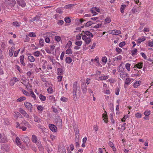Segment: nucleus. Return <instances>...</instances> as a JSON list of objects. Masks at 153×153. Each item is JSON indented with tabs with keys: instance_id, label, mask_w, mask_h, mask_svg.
<instances>
[{
	"instance_id": "obj_40",
	"label": "nucleus",
	"mask_w": 153,
	"mask_h": 153,
	"mask_svg": "<svg viewBox=\"0 0 153 153\" xmlns=\"http://www.w3.org/2000/svg\"><path fill=\"white\" fill-rule=\"evenodd\" d=\"M132 55L133 56H135L137 54V50L136 48H134L132 51Z\"/></svg>"
},
{
	"instance_id": "obj_29",
	"label": "nucleus",
	"mask_w": 153,
	"mask_h": 153,
	"mask_svg": "<svg viewBox=\"0 0 153 153\" xmlns=\"http://www.w3.org/2000/svg\"><path fill=\"white\" fill-rule=\"evenodd\" d=\"M14 49V47H11L10 49L9 50V55L10 56H13Z\"/></svg>"
},
{
	"instance_id": "obj_62",
	"label": "nucleus",
	"mask_w": 153,
	"mask_h": 153,
	"mask_svg": "<svg viewBox=\"0 0 153 153\" xmlns=\"http://www.w3.org/2000/svg\"><path fill=\"white\" fill-rule=\"evenodd\" d=\"M135 116L137 118H140L141 117L142 114L140 113L137 112L135 114Z\"/></svg>"
},
{
	"instance_id": "obj_11",
	"label": "nucleus",
	"mask_w": 153,
	"mask_h": 153,
	"mask_svg": "<svg viewBox=\"0 0 153 153\" xmlns=\"http://www.w3.org/2000/svg\"><path fill=\"white\" fill-rule=\"evenodd\" d=\"M131 80H133V81L134 80V79L130 78H126L125 81L124 88H126L125 85H130L131 83Z\"/></svg>"
},
{
	"instance_id": "obj_43",
	"label": "nucleus",
	"mask_w": 153,
	"mask_h": 153,
	"mask_svg": "<svg viewBox=\"0 0 153 153\" xmlns=\"http://www.w3.org/2000/svg\"><path fill=\"white\" fill-rule=\"evenodd\" d=\"M39 98L42 101H45L46 99L45 96H43L41 94L39 95Z\"/></svg>"
},
{
	"instance_id": "obj_57",
	"label": "nucleus",
	"mask_w": 153,
	"mask_h": 153,
	"mask_svg": "<svg viewBox=\"0 0 153 153\" xmlns=\"http://www.w3.org/2000/svg\"><path fill=\"white\" fill-rule=\"evenodd\" d=\"M60 100L63 102H67L68 100V99L64 97H62L60 98Z\"/></svg>"
},
{
	"instance_id": "obj_27",
	"label": "nucleus",
	"mask_w": 153,
	"mask_h": 153,
	"mask_svg": "<svg viewBox=\"0 0 153 153\" xmlns=\"http://www.w3.org/2000/svg\"><path fill=\"white\" fill-rule=\"evenodd\" d=\"M37 145L38 146V148H39V151L41 152H43V150H44V149L43 148L41 144L40 143H39V142H38L37 143Z\"/></svg>"
},
{
	"instance_id": "obj_2",
	"label": "nucleus",
	"mask_w": 153,
	"mask_h": 153,
	"mask_svg": "<svg viewBox=\"0 0 153 153\" xmlns=\"http://www.w3.org/2000/svg\"><path fill=\"white\" fill-rule=\"evenodd\" d=\"M82 39L85 41V43L87 44H89L91 42V39L89 36L88 37L85 35L81 34Z\"/></svg>"
},
{
	"instance_id": "obj_3",
	"label": "nucleus",
	"mask_w": 153,
	"mask_h": 153,
	"mask_svg": "<svg viewBox=\"0 0 153 153\" xmlns=\"http://www.w3.org/2000/svg\"><path fill=\"white\" fill-rule=\"evenodd\" d=\"M6 3L8 5H11L12 7H14L16 3V2L15 0H4Z\"/></svg>"
},
{
	"instance_id": "obj_37",
	"label": "nucleus",
	"mask_w": 153,
	"mask_h": 153,
	"mask_svg": "<svg viewBox=\"0 0 153 153\" xmlns=\"http://www.w3.org/2000/svg\"><path fill=\"white\" fill-rule=\"evenodd\" d=\"M108 78V76H102L99 77V79L101 80H106Z\"/></svg>"
},
{
	"instance_id": "obj_31",
	"label": "nucleus",
	"mask_w": 153,
	"mask_h": 153,
	"mask_svg": "<svg viewBox=\"0 0 153 153\" xmlns=\"http://www.w3.org/2000/svg\"><path fill=\"white\" fill-rule=\"evenodd\" d=\"M141 82L140 80L135 82L133 85V86L134 88H137L140 85Z\"/></svg>"
},
{
	"instance_id": "obj_46",
	"label": "nucleus",
	"mask_w": 153,
	"mask_h": 153,
	"mask_svg": "<svg viewBox=\"0 0 153 153\" xmlns=\"http://www.w3.org/2000/svg\"><path fill=\"white\" fill-rule=\"evenodd\" d=\"M48 92L50 94H52L53 92V89L52 87L51 86H50L47 89Z\"/></svg>"
},
{
	"instance_id": "obj_48",
	"label": "nucleus",
	"mask_w": 153,
	"mask_h": 153,
	"mask_svg": "<svg viewBox=\"0 0 153 153\" xmlns=\"http://www.w3.org/2000/svg\"><path fill=\"white\" fill-rule=\"evenodd\" d=\"M22 91L23 93L26 96H27L28 97L30 96V93H29L27 91L24 89H23Z\"/></svg>"
},
{
	"instance_id": "obj_6",
	"label": "nucleus",
	"mask_w": 153,
	"mask_h": 153,
	"mask_svg": "<svg viewBox=\"0 0 153 153\" xmlns=\"http://www.w3.org/2000/svg\"><path fill=\"white\" fill-rule=\"evenodd\" d=\"M82 44V42L81 40H78L76 41L75 44L76 46L74 47L75 50H79L80 48V47Z\"/></svg>"
},
{
	"instance_id": "obj_45",
	"label": "nucleus",
	"mask_w": 153,
	"mask_h": 153,
	"mask_svg": "<svg viewBox=\"0 0 153 153\" xmlns=\"http://www.w3.org/2000/svg\"><path fill=\"white\" fill-rule=\"evenodd\" d=\"M33 54L35 56L39 57L42 54L39 51H37L34 52Z\"/></svg>"
},
{
	"instance_id": "obj_47",
	"label": "nucleus",
	"mask_w": 153,
	"mask_h": 153,
	"mask_svg": "<svg viewBox=\"0 0 153 153\" xmlns=\"http://www.w3.org/2000/svg\"><path fill=\"white\" fill-rule=\"evenodd\" d=\"M29 147H30L35 152L36 151V148L34 146V145H33L32 144L30 143L29 145Z\"/></svg>"
},
{
	"instance_id": "obj_23",
	"label": "nucleus",
	"mask_w": 153,
	"mask_h": 153,
	"mask_svg": "<svg viewBox=\"0 0 153 153\" xmlns=\"http://www.w3.org/2000/svg\"><path fill=\"white\" fill-rule=\"evenodd\" d=\"M14 116L16 118H22V115L20 114V113L18 112H15L13 114Z\"/></svg>"
},
{
	"instance_id": "obj_13",
	"label": "nucleus",
	"mask_w": 153,
	"mask_h": 153,
	"mask_svg": "<svg viewBox=\"0 0 153 153\" xmlns=\"http://www.w3.org/2000/svg\"><path fill=\"white\" fill-rule=\"evenodd\" d=\"M77 85L78 83L76 82H74L73 86V94L76 95V93L77 90Z\"/></svg>"
},
{
	"instance_id": "obj_53",
	"label": "nucleus",
	"mask_w": 153,
	"mask_h": 153,
	"mask_svg": "<svg viewBox=\"0 0 153 153\" xmlns=\"http://www.w3.org/2000/svg\"><path fill=\"white\" fill-rule=\"evenodd\" d=\"M150 114V111L148 110H146L144 113V115L146 117L149 116Z\"/></svg>"
},
{
	"instance_id": "obj_15",
	"label": "nucleus",
	"mask_w": 153,
	"mask_h": 153,
	"mask_svg": "<svg viewBox=\"0 0 153 153\" xmlns=\"http://www.w3.org/2000/svg\"><path fill=\"white\" fill-rule=\"evenodd\" d=\"M55 121L56 123L58 124H62V123L61 119L59 116H56L55 118Z\"/></svg>"
},
{
	"instance_id": "obj_12",
	"label": "nucleus",
	"mask_w": 153,
	"mask_h": 153,
	"mask_svg": "<svg viewBox=\"0 0 153 153\" xmlns=\"http://www.w3.org/2000/svg\"><path fill=\"white\" fill-rule=\"evenodd\" d=\"M19 111L26 118L29 117V115L27 114L25 111L22 108H19Z\"/></svg>"
},
{
	"instance_id": "obj_42",
	"label": "nucleus",
	"mask_w": 153,
	"mask_h": 153,
	"mask_svg": "<svg viewBox=\"0 0 153 153\" xmlns=\"http://www.w3.org/2000/svg\"><path fill=\"white\" fill-rule=\"evenodd\" d=\"M72 61L71 58L70 57H67L65 59V62L66 63L70 64Z\"/></svg>"
},
{
	"instance_id": "obj_52",
	"label": "nucleus",
	"mask_w": 153,
	"mask_h": 153,
	"mask_svg": "<svg viewBox=\"0 0 153 153\" xmlns=\"http://www.w3.org/2000/svg\"><path fill=\"white\" fill-rule=\"evenodd\" d=\"M21 24L20 22H14L13 23V26L16 27H19Z\"/></svg>"
},
{
	"instance_id": "obj_58",
	"label": "nucleus",
	"mask_w": 153,
	"mask_h": 153,
	"mask_svg": "<svg viewBox=\"0 0 153 153\" xmlns=\"http://www.w3.org/2000/svg\"><path fill=\"white\" fill-rule=\"evenodd\" d=\"M37 109L39 111H42L44 109V107L41 105H39L37 106Z\"/></svg>"
},
{
	"instance_id": "obj_30",
	"label": "nucleus",
	"mask_w": 153,
	"mask_h": 153,
	"mask_svg": "<svg viewBox=\"0 0 153 153\" xmlns=\"http://www.w3.org/2000/svg\"><path fill=\"white\" fill-rule=\"evenodd\" d=\"M63 74L62 69L58 68L57 69V75L58 76H62Z\"/></svg>"
},
{
	"instance_id": "obj_7",
	"label": "nucleus",
	"mask_w": 153,
	"mask_h": 153,
	"mask_svg": "<svg viewBox=\"0 0 153 153\" xmlns=\"http://www.w3.org/2000/svg\"><path fill=\"white\" fill-rule=\"evenodd\" d=\"M146 47H150L149 49L153 51V39H151L150 40L148 41L146 43Z\"/></svg>"
},
{
	"instance_id": "obj_19",
	"label": "nucleus",
	"mask_w": 153,
	"mask_h": 153,
	"mask_svg": "<svg viewBox=\"0 0 153 153\" xmlns=\"http://www.w3.org/2000/svg\"><path fill=\"white\" fill-rule=\"evenodd\" d=\"M22 140L26 144H29L30 139L27 136H24L22 138Z\"/></svg>"
},
{
	"instance_id": "obj_9",
	"label": "nucleus",
	"mask_w": 153,
	"mask_h": 153,
	"mask_svg": "<svg viewBox=\"0 0 153 153\" xmlns=\"http://www.w3.org/2000/svg\"><path fill=\"white\" fill-rule=\"evenodd\" d=\"M146 38L147 37L144 36L139 38L137 40V45L139 46L141 42L145 41L146 40Z\"/></svg>"
},
{
	"instance_id": "obj_50",
	"label": "nucleus",
	"mask_w": 153,
	"mask_h": 153,
	"mask_svg": "<svg viewBox=\"0 0 153 153\" xmlns=\"http://www.w3.org/2000/svg\"><path fill=\"white\" fill-rule=\"evenodd\" d=\"M122 59V56L121 55H120L117 56H116L114 58V61H115L117 60H121Z\"/></svg>"
},
{
	"instance_id": "obj_8",
	"label": "nucleus",
	"mask_w": 153,
	"mask_h": 153,
	"mask_svg": "<svg viewBox=\"0 0 153 153\" xmlns=\"http://www.w3.org/2000/svg\"><path fill=\"white\" fill-rule=\"evenodd\" d=\"M58 150L59 153H66V149L65 146L62 145L59 146Z\"/></svg>"
},
{
	"instance_id": "obj_34",
	"label": "nucleus",
	"mask_w": 153,
	"mask_h": 153,
	"mask_svg": "<svg viewBox=\"0 0 153 153\" xmlns=\"http://www.w3.org/2000/svg\"><path fill=\"white\" fill-rule=\"evenodd\" d=\"M15 141L17 145L19 146L21 144V140L18 137H16Z\"/></svg>"
},
{
	"instance_id": "obj_16",
	"label": "nucleus",
	"mask_w": 153,
	"mask_h": 153,
	"mask_svg": "<svg viewBox=\"0 0 153 153\" xmlns=\"http://www.w3.org/2000/svg\"><path fill=\"white\" fill-rule=\"evenodd\" d=\"M128 75V74L125 71L121 72L120 74V76L123 79H124Z\"/></svg>"
},
{
	"instance_id": "obj_10",
	"label": "nucleus",
	"mask_w": 153,
	"mask_h": 153,
	"mask_svg": "<svg viewBox=\"0 0 153 153\" xmlns=\"http://www.w3.org/2000/svg\"><path fill=\"white\" fill-rule=\"evenodd\" d=\"M18 5L22 7H24L26 5V3L24 0H16Z\"/></svg>"
},
{
	"instance_id": "obj_39",
	"label": "nucleus",
	"mask_w": 153,
	"mask_h": 153,
	"mask_svg": "<svg viewBox=\"0 0 153 153\" xmlns=\"http://www.w3.org/2000/svg\"><path fill=\"white\" fill-rule=\"evenodd\" d=\"M131 65V64L129 63H127L125 65V68L127 71H129L130 70V66Z\"/></svg>"
},
{
	"instance_id": "obj_38",
	"label": "nucleus",
	"mask_w": 153,
	"mask_h": 153,
	"mask_svg": "<svg viewBox=\"0 0 153 153\" xmlns=\"http://www.w3.org/2000/svg\"><path fill=\"white\" fill-rule=\"evenodd\" d=\"M26 86L25 88L28 91H30L31 90H32L31 89V86L30 84L29 83V82L28 83V84H27L26 85H25Z\"/></svg>"
},
{
	"instance_id": "obj_41",
	"label": "nucleus",
	"mask_w": 153,
	"mask_h": 153,
	"mask_svg": "<svg viewBox=\"0 0 153 153\" xmlns=\"http://www.w3.org/2000/svg\"><path fill=\"white\" fill-rule=\"evenodd\" d=\"M57 34V33L56 32L53 31L50 32L48 33V34L50 37H52Z\"/></svg>"
},
{
	"instance_id": "obj_54",
	"label": "nucleus",
	"mask_w": 153,
	"mask_h": 153,
	"mask_svg": "<svg viewBox=\"0 0 153 153\" xmlns=\"http://www.w3.org/2000/svg\"><path fill=\"white\" fill-rule=\"evenodd\" d=\"M28 80H27L25 77L24 78V80H23V81H22L21 82V83L23 84L24 85H26L27 84H28Z\"/></svg>"
},
{
	"instance_id": "obj_33",
	"label": "nucleus",
	"mask_w": 153,
	"mask_h": 153,
	"mask_svg": "<svg viewBox=\"0 0 153 153\" xmlns=\"http://www.w3.org/2000/svg\"><path fill=\"white\" fill-rule=\"evenodd\" d=\"M48 98L49 100L53 102H55L56 101L55 97H54L53 95L49 96H48Z\"/></svg>"
},
{
	"instance_id": "obj_5",
	"label": "nucleus",
	"mask_w": 153,
	"mask_h": 153,
	"mask_svg": "<svg viewBox=\"0 0 153 153\" xmlns=\"http://www.w3.org/2000/svg\"><path fill=\"white\" fill-rule=\"evenodd\" d=\"M108 32L109 34L113 35H118L121 33V32L120 30H110Z\"/></svg>"
},
{
	"instance_id": "obj_32",
	"label": "nucleus",
	"mask_w": 153,
	"mask_h": 153,
	"mask_svg": "<svg viewBox=\"0 0 153 153\" xmlns=\"http://www.w3.org/2000/svg\"><path fill=\"white\" fill-rule=\"evenodd\" d=\"M126 5L125 4H122L121 6L120 10L122 13L124 12V10L125 9Z\"/></svg>"
},
{
	"instance_id": "obj_56",
	"label": "nucleus",
	"mask_w": 153,
	"mask_h": 153,
	"mask_svg": "<svg viewBox=\"0 0 153 153\" xmlns=\"http://www.w3.org/2000/svg\"><path fill=\"white\" fill-rule=\"evenodd\" d=\"M28 36L30 37H35L36 36V33L34 32H30L28 33Z\"/></svg>"
},
{
	"instance_id": "obj_44",
	"label": "nucleus",
	"mask_w": 153,
	"mask_h": 153,
	"mask_svg": "<svg viewBox=\"0 0 153 153\" xmlns=\"http://www.w3.org/2000/svg\"><path fill=\"white\" fill-rule=\"evenodd\" d=\"M28 59L31 62H33L35 61V58L33 56L31 55L28 56Z\"/></svg>"
},
{
	"instance_id": "obj_14",
	"label": "nucleus",
	"mask_w": 153,
	"mask_h": 153,
	"mask_svg": "<svg viewBox=\"0 0 153 153\" xmlns=\"http://www.w3.org/2000/svg\"><path fill=\"white\" fill-rule=\"evenodd\" d=\"M19 79L16 77L12 78L10 81V84L11 85H13L16 82L19 81Z\"/></svg>"
},
{
	"instance_id": "obj_64",
	"label": "nucleus",
	"mask_w": 153,
	"mask_h": 153,
	"mask_svg": "<svg viewBox=\"0 0 153 153\" xmlns=\"http://www.w3.org/2000/svg\"><path fill=\"white\" fill-rule=\"evenodd\" d=\"M92 22L91 21H89L87 22L85 25V26L86 27H88L90 26L92 24Z\"/></svg>"
},
{
	"instance_id": "obj_28",
	"label": "nucleus",
	"mask_w": 153,
	"mask_h": 153,
	"mask_svg": "<svg viewBox=\"0 0 153 153\" xmlns=\"http://www.w3.org/2000/svg\"><path fill=\"white\" fill-rule=\"evenodd\" d=\"M16 127L19 128L20 129H22L23 131H25L27 129L26 127L23 126L22 125H17Z\"/></svg>"
},
{
	"instance_id": "obj_4",
	"label": "nucleus",
	"mask_w": 153,
	"mask_h": 153,
	"mask_svg": "<svg viewBox=\"0 0 153 153\" xmlns=\"http://www.w3.org/2000/svg\"><path fill=\"white\" fill-rule=\"evenodd\" d=\"M24 105L25 107L28 110V111L30 112H31L32 109V105L31 103L25 102H24Z\"/></svg>"
},
{
	"instance_id": "obj_51",
	"label": "nucleus",
	"mask_w": 153,
	"mask_h": 153,
	"mask_svg": "<svg viewBox=\"0 0 153 153\" xmlns=\"http://www.w3.org/2000/svg\"><path fill=\"white\" fill-rule=\"evenodd\" d=\"M55 40L57 42H59L61 40V37L60 36H55Z\"/></svg>"
},
{
	"instance_id": "obj_20",
	"label": "nucleus",
	"mask_w": 153,
	"mask_h": 153,
	"mask_svg": "<svg viewBox=\"0 0 153 153\" xmlns=\"http://www.w3.org/2000/svg\"><path fill=\"white\" fill-rule=\"evenodd\" d=\"M31 140L34 143H36L38 142V138L34 134H33L31 137Z\"/></svg>"
},
{
	"instance_id": "obj_26",
	"label": "nucleus",
	"mask_w": 153,
	"mask_h": 153,
	"mask_svg": "<svg viewBox=\"0 0 153 153\" xmlns=\"http://www.w3.org/2000/svg\"><path fill=\"white\" fill-rule=\"evenodd\" d=\"M143 63L142 62H139L137 64H136L134 67V68L135 67L139 69H141L142 68Z\"/></svg>"
},
{
	"instance_id": "obj_21",
	"label": "nucleus",
	"mask_w": 153,
	"mask_h": 153,
	"mask_svg": "<svg viewBox=\"0 0 153 153\" xmlns=\"http://www.w3.org/2000/svg\"><path fill=\"white\" fill-rule=\"evenodd\" d=\"M123 63H122L120 64L119 66L118 67V71L119 72H121L124 71L125 68L122 67Z\"/></svg>"
},
{
	"instance_id": "obj_61",
	"label": "nucleus",
	"mask_w": 153,
	"mask_h": 153,
	"mask_svg": "<svg viewBox=\"0 0 153 153\" xmlns=\"http://www.w3.org/2000/svg\"><path fill=\"white\" fill-rule=\"evenodd\" d=\"M48 59H49L50 62H52L53 63V61L54 60V59L52 56H48Z\"/></svg>"
},
{
	"instance_id": "obj_49",
	"label": "nucleus",
	"mask_w": 153,
	"mask_h": 153,
	"mask_svg": "<svg viewBox=\"0 0 153 153\" xmlns=\"http://www.w3.org/2000/svg\"><path fill=\"white\" fill-rule=\"evenodd\" d=\"M26 99V98L25 97H21L20 98L18 99L16 101L17 102H22L23 100H25Z\"/></svg>"
},
{
	"instance_id": "obj_17",
	"label": "nucleus",
	"mask_w": 153,
	"mask_h": 153,
	"mask_svg": "<svg viewBox=\"0 0 153 153\" xmlns=\"http://www.w3.org/2000/svg\"><path fill=\"white\" fill-rule=\"evenodd\" d=\"M49 128L53 132H56L57 131V128L55 125H49Z\"/></svg>"
},
{
	"instance_id": "obj_22",
	"label": "nucleus",
	"mask_w": 153,
	"mask_h": 153,
	"mask_svg": "<svg viewBox=\"0 0 153 153\" xmlns=\"http://www.w3.org/2000/svg\"><path fill=\"white\" fill-rule=\"evenodd\" d=\"M83 32L84 33V35H86L88 37L89 36L90 37H93L94 36L92 33L89 31H83Z\"/></svg>"
},
{
	"instance_id": "obj_36",
	"label": "nucleus",
	"mask_w": 153,
	"mask_h": 153,
	"mask_svg": "<svg viewBox=\"0 0 153 153\" xmlns=\"http://www.w3.org/2000/svg\"><path fill=\"white\" fill-rule=\"evenodd\" d=\"M39 43L40 47H42L44 46L45 43L44 39L42 38L40 39L39 40Z\"/></svg>"
},
{
	"instance_id": "obj_35",
	"label": "nucleus",
	"mask_w": 153,
	"mask_h": 153,
	"mask_svg": "<svg viewBox=\"0 0 153 153\" xmlns=\"http://www.w3.org/2000/svg\"><path fill=\"white\" fill-rule=\"evenodd\" d=\"M24 57L23 56H21L20 57V60L21 63L22 65L25 66V64L24 62Z\"/></svg>"
},
{
	"instance_id": "obj_25",
	"label": "nucleus",
	"mask_w": 153,
	"mask_h": 153,
	"mask_svg": "<svg viewBox=\"0 0 153 153\" xmlns=\"http://www.w3.org/2000/svg\"><path fill=\"white\" fill-rule=\"evenodd\" d=\"M30 96L32 98H33L34 100H36L37 99V97L34 94L33 91L32 90H31L30 91Z\"/></svg>"
},
{
	"instance_id": "obj_1",
	"label": "nucleus",
	"mask_w": 153,
	"mask_h": 153,
	"mask_svg": "<svg viewBox=\"0 0 153 153\" xmlns=\"http://www.w3.org/2000/svg\"><path fill=\"white\" fill-rule=\"evenodd\" d=\"M75 133V137L74 139L75 142H79V129L76 125L73 126Z\"/></svg>"
},
{
	"instance_id": "obj_24",
	"label": "nucleus",
	"mask_w": 153,
	"mask_h": 153,
	"mask_svg": "<svg viewBox=\"0 0 153 153\" xmlns=\"http://www.w3.org/2000/svg\"><path fill=\"white\" fill-rule=\"evenodd\" d=\"M19 146L22 149H27L29 148V146L28 144H21Z\"/></svg>"
},
{
	"instance_id": "obj_18",
	"label": "nucleus",
	"mask_w": 153,
	"mask_h": 153,
	"mask_svg": "<svg viewBox=\"0 0 153 153\" xmlns=\"http://www.w3.org/2000/svg\"><path fill=\"white\" fill-rule=\"evenodd\" d=\"M102 118L104 122L107 123L108 121V117L106 111L102 114Z\"/></svg>"
},
{
	"instance_id": "obj_55",
	"label": "nucleus",
	"mask_w": 153,
	"mask_h": 153,
	"mask_svg": "<svg viewBox=\"0 0 153 153\" xmlns=\"http://www.w3.org/2000/svg\"><path fill=\"white\" fill-rule=\"evenodd\" d=\"M72 50L70 48H69L68 49H67L66 51V53L68 55L71 54L72 53Z\"/></svg>"
},
{
	"instance_id": "obj_63",
	"label": "nucleus",
	"mask_w": 153,
	"mask_h": 153,
	"mask_svg": "<svg viewBox=\"0 0 153 153\" xmlns=\"http://www.w3.org/2000/svg\"><path fill=\"white\" fill-rule=\"evenodd\" d=\"M34 121L35 122L39 123L40 121V119L37 116L34 117Z\"/></svg>"
},
{
	"instance_id": "obj_59",
	"label": "nucleus",
	"mask_w": 153,
	"mask_h": 153,
	"mask_svg": "<svg viewBox=\"0 0 153 153\" xmlns=\"http://www.w3.org/2000/svg\"><path fill=\"white\" fill-rule=\"evenodd\" d=\"M102 62L104 63L105 64L106 63L107 61V57L105 56H104L102 57Z\"/></svg>"
},
{
	"instance_id": "obj_60",
	"label": "nucleus",
	"mask_w": 153,
	"mask_h": 153,
	"mask_svg": "<svg viewBox=\"0 0 153 153\" xmlns=\"http://www.w3.org/2000/svg\"><path fill=\"white\" fill-rule=\"evenodd\" d=\"M105 22L107 23H109L111 22V20L109 17H107L105 20Z\"/></svg>"
}]
</instances>
